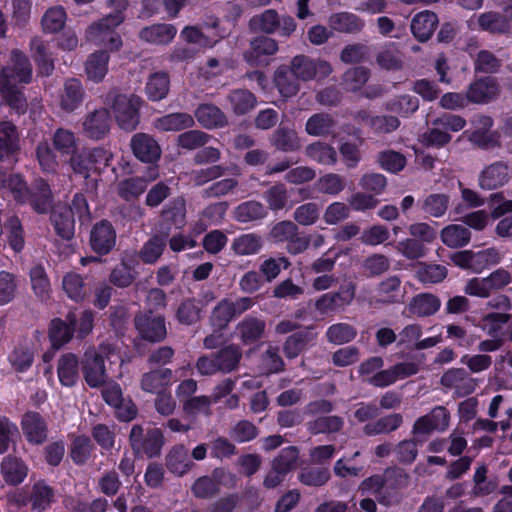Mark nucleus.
Segmentation results:
<instances>
[{
  "label": "nucleus",
  "mask_w": 512,
  "mask_h": 512,
  "mask_svg": "<svg viewBox=\"0 0 512 512\" xmlns=\"http://www.w3.org/2000/svg\"><path fill=\"white\" fill-rule=\"evenodd\" d=\"M51 222L56 233L63 239H70L74 235V219L72 212L65 206H56L51 214Z\"/></svg>",
  "instance_id": "nucleus-36"
},
{
  "label": "nucleus",
  "mask_w": 512,
  "mask_h": 512,
  "mask_svg": "<svg viewBox=\"0 0 512 512\" xmlns=\"http://www.w3.org/2000/svg\"><path fill=\"white\" fill-rule=\"evenodd\" d=\"M177 34V28L169 23H155L139 31V39L145 43L157 46L170 44Z\"/></svg>",
  "instance_id": "nucleus-13"
},
{
  "label": "nucleus",
  "mask_w": 512,
  "mask_h": 512,
  "mask_svg": "<svg viewBox=\"0 0 512 512\" xmlns=\"http://www.w3.org/2000/svg\"><path fill=\"white\" fill-rule=\"evenodd\" d=\"M316 338V334L311 331L299 332L289 336L284 343V353L287 358L297 357L307 346V344Z\"/></svg>",
  "instance_id": "nucleus-48"
},
{
  "label": "nucleus",
  "mask_w": 512,
  "mask_h": 512,
  "mask_svg": "<svg viewBox=\"0 0 512 512\" xmlns=\"http://www.w3.org/2000/svg\"><path fill=\"white\" fill-rule=\"evenodd\" d=\"M255 301L251 297H241L233 301L232 299H222L213 309L210 316V323L213 328L218 330L225 329L232 319L251 309Z\"/></svg>",
  "instance_id": "nucleus-7"
},
{
  "label": "nucleus",
  "mask_w": 512,
  "mask_h": 512,
  "mask_svg": "<svg viewBox=\"0 0 512 512\" xmlns=\"http://www.w3.org/2000/svg\"><path fill=\"white\" fill-rule=\"evenodd\" d=\"M111 155L108 151L102 148L93 149L90 152H83L75 155L71 158L70 164L75 173L83 175L85 178L88 177V166L82 168V162L92 163L94 171H99L102 167L108 165Z\"/></svg>",
  "instance_id": "nucleus-15"
},
{
  "label": "nucleus",
  "mask_w": 512,
  "mask_h": 512,
  "mask_svg": "<svg viewBox=\"0 0 512 512\" xmlns=\"http://www.w3.org/2000/svg\"><path fill=\"white\" fill-rule=\"evenodd\" d=\"M305 154L312 161L325 166L335 165L338 159L335 148L321 141L308 145Z\"/></svg>",
  "instance_id": "nucleus-39"
},
{
  "label": "nucleus",
  "mask_w": 512,
  "mask_h": 512,
  "mask_svg": "<svg viewBox=\"0 0 512 512\" xmlns=\"http://www.w3.org/2000/svg\"><path fill=\"white\" fill-rule=\"evenodd\" d=\"M265 328L264 320L248 316L237 324L236 331L244 344H252L261 339Z\"/></svg>",
  "instance_id": "nucleus-33"
},
{
  "label": "nucleus",
  "mask_w": 512,
  "mask_h": 512,
  "mask_svg": "<svg viewBox=\"0 0 512 512\" xmlns=\"http://www.w3.org/2000/svg\"><path fill=\"white\" fill-rule=\"evenodd\" d=\"M316 184L319 192L328 195H338L346 187L345 179L336 173H327L321 176Z\"/></svg>",
  "instance_id": "nucleus-62"
},
{
  "label": "nucleus",
  "mask_w": 512,
  "mask_h": 512,
  "mask_svg": "<svg viewBox=\"0 0 512 512\" xmlns=\"http://www.w3.org/2000/svg\"><path fill=\"white\" fill-rule=\"evenodd\" d=\"M263 246L262 238L255 233L242 234L236 237L231 249L240 256H249L257 254Z\"/></svg>",
  "instance_id": "nucleus-43"
},
{
  "label": "nucleus",
  "mask_w": 512,
  "mask_h": 512,
  "mask_svg": "<svg viewBox=\"0 0 512 512\" xmlns=\"http://www.w3.org/2000/svg\"><path fill=\"white\" fill-rule=\"evenodd\" d=\"M438 25V17L430 11L416 14L411 22V31L419 41L428 40Z\"/></svg>",
  "instance_id": "nucleus-29"
},
{
  "label": "nucleus",
  "mask_w": 512,
  "mask_h": 512,
  "mask_svg": "<svg viewBox=\"0 0 512 512\" xmlns=\"http://www.w3.org/2000/svg\"><path fill=\"white\" fill-rule=\"evenodd\" d=\"M35 192L29 194L26 183L20 175L12 174L0 167V193L11 194L18 202L30 198L33 209L38 213H46L51 207L52 194L48 183L42 179L36 182Z\"/></svg>",
  "instance_id": "nucleus-2"
},
{
  "label": "nucleus",
  "mask_w": 512,
  "mask_h": 512,
  "mask_svg": "<svg viewBox=\"0 0 512 512\" xmlns=\"http://www.w3.org/2000/svg\"><path fill=\"white\" fill-rule=\"evenodd\" d=\"M172 374V370L168 368L144 373L140 381L141 389L151 394L161 393L171 385Z\"/></svg>",
  "instance_id": "nucleus-24"
},
{
  "label": "nucleus",
  "mask_w": 512,
  "mask_h": 512,
  "mask_svg": "<svg viewBox=\"0 0 512 512\" xmlns=\"http://www.w3.org/2000/svg\"><path fill=\"white\" fill-rule=\"evenodd\" d=\"M441 384L447 388L455 389L459 396L472 393L476 388V382L462 368H453L446 371L441 377Z\"/></svg>",
  "instance_id": "nucleus-20"
},
{
  "label": "nucleus",
  "mask_w": 512,
  "mask_h": 512,
  "mask_svg": "<svg viewBox=\"0 0 512 512\" xmlns=\"http://www.w3.org/2000/svg\"><path fill=\"white\" fill-rule=\"evenodd\" d=\"M200 125L207 129L222 128L227 125L225 114L213 104H201L195 110Z\"/></svg>",
  "instance_id": "nucleus-31"
},
{
  "label": "nucleus",
  "mask_w": 512,
  "mask_h": 512,
  "mask_svg": "<svg viewBox=\"0 0 512 512\" xmlns=\"http://www.w3.org/2000/svg\"><path fill=\"white\" fill-rule=\"evenodd\" d=\"M21 429L29 443L39 445L47 438V424L37 412L29 411L22 416Z\"/></svg>",
  "instance_id": "nucleus-16"
},
{
  "label": "nucleus",
  "mask_w": 512,
  "mask_h": 512,
  "mask_svg": "<svg viewBox=\"0 0 512 512\" xmlns=\"http://www.w3.org/2000/svg\"><path fill=\"white\" fill-rule=\"evenodd\" d=\"M84 90L77 79H69L64 84L60 98V107L66 112H72L82 103Z\"/></svg>",
  "instance_id": "nucleus-35"
},
{
  "label": "nucleus",
  "mask_w": 512,
  "mask_h": 512,
  "mask_svg": "<svg viewBox=\"0 0 512 512\" xmlns=\"http://www.w3.org/2000/svg\"><path fill=\"white\" fill-rule=\"evenodd\" d=\"M325 336L328 342L335 345H343L356 338L357 330L351 324L341 322L329 326Z\"/></svg>",
  "instance_id": "nucleus-47"
},
{
  "label": "nucleus",
  "mask_w": 512,
  "mask_h": 512,
  "mask_svg": "<svg viewBox=\"0 0 512 512\" xmlns=\"http://www.w3.org/2000/svg\"><path fill=\"white\" fill-rule=\"evenodd\" d=\"M450 415L443 406H437L432 411L416 420L413 425L414 434H429L433 431H444L449 426Z\"/></svg>",
  "instance_id": "nucleus-11"
},
{
  "label": "nucleus",
  "mask_w": 512,
  "mask_h": 512,
  "mask_svg": "<svg viewBox=\"0 0 512 512\" xmlns=\"http://www.w3.org/2000/svg\"><path fill=\"white\" fill-rule=\"evenodd\" d=\"M165 246L166 241L164 238L154 236L151 239H149L146 243H144L139 253L140 258L142 259L143 262L147 264H153L162 255Z\"/></svg>",
  "instance_id": "nucleus-61"
},
{
  "label": "nucleus",
  "mask_w": 512,
  "mask_h": 512,
  "mask_svg": "<svg viewBox=\"0 0 512 512\" xmlns=\"http://www.w3.org/2000/svg\"><path fill=\"white\" fill-rule=\"evenodd\" d=\"M493 125L491 117L486 115H477L472 120L473 130H467L464 135L468 139L481 147H487L493 142V136L489 132Z\"/></svg>",
  "instance_id": "nucleus-26"
},
{
  "label": "nucleus",
  "mask_w": 512,
  "mask_h": 512,
  "mask_svg": "<svg viewBox=\"0 0 512 512\" xmlns=\"http://www.w3.org/2000/svg\"><path fill=\"white\" fill-rule=\"evenodd\" d=\"M291 69L280 67L275 72V84L283 97H292L299 91V83Z\"/></svg>",
  "instance_id": "nucleus-46"
},
{
  "label": "nucleus",
  "mask_w": 512,
  "mask_h": 512,
  "mask_svg": "<svg viewBox=\"0 0 512 512\" xmlns=\"http://www.w3.org/2000/svg\"><path fill=\"white\" fill-rule=\"evenodd\" d=\"M180 37L188 44H194L201 48L212 47L218 39H210L197 26H185L180 32Z\"/></svg>",
  "instance_id": "nucleus-63"
},
{
  "label": "nucleus",
  "mask_w": 512,
  "mask_h": 512,
  "mask_svg": "<svg viewBox=\"0 0 512 512\" xmlns=\"http://www.w3.org/2000/svg\"><path fill=\"white\" fill-rule=\"evenodd\" d=\"M114 354V347L108 343L101 344L98 349H88L83 359V375L86 383L97 388L103 386L107 380L105 359H110Z\"/></svg>",
  "instance_id": "nucleus-4"
},
{
  "label": "nucleus",
  "mask_w": 512,
  "mask_h": 512,
  "mask_svg": "<svg viewBox=\"0 0 512 512\" xmlns=\"http://www.w3.org/2000/svg\"><path fill=\"white\" fill-rule=\"evenodd\" d=\"M1 474L6 483L18 485L27 477L28 467L21 459L9 455L2 460Z\"/></svg>",
  "instance_id": "nucleus-30"
},
{
  "label": "nucleus",
  "mask_w": 512,
  "mask_h": 512,
  "mask_svg": "<svg viewBox=\"0 0 512 512\" xmlns=\"http://www.w3.org/2000/svg\"><path fill=\"white\" fill-rule=\"evenodd\" d=\"M297 24L289 15L280 16L274 9H267L254 15L249 20V28L253 32L265 34L278 33L282 37H290L296 30Z\"/></svg>",
  "instance_id": "nucleus-5"
},
{
  "label": "nucleus",
  "mask_w": 512,
  "mask_h": 512,
  "mask_svg": "<svg viewBox=\"0 0 512 512\" xmlns=\"http://www.w3.org/2000/svg\"><path fill=\"white\" fill-rule=\"evenodd\" d=\"M84 134L91 139L104 138L110 130V115L104 108L97 109L86 115L82 123Z\"/></svg>",
  "instance_id": "nucleus-14"
},
{
  "label": "nucleus",
  "mask_w": 512,
  "mask_h": 512,
  "mask_svg": "<svg viewBox=\"0 0 512 512\" xmlns=\"http://www.w3.org/2000/svg\"><path fill=\"white\" fill-rule=\"evenodd\" d=\"M169 88L170 79L168 73L160 71L149 76L145 92L151 101H160L168 95Z\"/></svg>",
  "instance_id": "nucleus-40"
},
{
  "label": "nucleus",
  "mask_w": 512,
  "mask_h": 512,
  "mask_svg": "<svg viewBox=\"0 0 512 512\" xmlns=\"http://www.w3.org/2000/svg\"><path fill=\"white\" fill-rule=\"evenodd\" d=\"M401 280L397 276H390L380 282L375 294L370 298V306L379 304H392L399 301Z\"/></svg>",
  "instance_id": "nucleus-22"
},
{
  "label": "nucleus",
  "mask_w": 512,
  "mask_h": 512,
  "mask_svg": "<svg viewBox=\"0 0 512 512\" xmlns=\"http://www.w3.org/2000/svg\"><path fill=\"white\" fill-rule=\"evenodd\" d=\"M335 126V120L327 113H316L309 117L305 124L307 134L315 137L326 136L330 134Z\"/></svg>",
  "instance_id": "nucleus-45"
},
{
  "label": "nucleus",
  "mask_w": 512,
  "mask_h": 512,
  "mask_svg": "<svg viewBox=\"0 0 512 512\" xmlns=\"http://www.w3.org/2000/svg\"><path fill=\"white\" fill-rule=\"evenodd\" d=\"M32 77V68L28 58L15 50L11 54V64L4 67L0 74V92L6 103L17 114H23L27 109V102L18 84H27Z\"/></svg>",
  "instance_id": "nucleus-1"
},
{
  "label": "nucleus",
  "mask_w": 512,
  "mask_h": 512,
  "mask_svg": "<svg viewBox=\"0 0 512 512\" xmlns=\"http://www.w3.org/2000/svg\"><path fill=\"white\" fill-rule=\"evenodd\" d=\"M123 21L124 16L121 12L110 14L93 23L86 31V38L95 45L117 51L122 46V39L115 28Z\"/></svg>",
  "instance_id": "nucleus-3"
},
{
  "label": "nucleus",
  "mask_w": 512,
  "mask_h": 512,
  "mask_svg": "<svg viewBox=\"0 0 512 512\" xmlns=\"http://www.w3.org/2000/svg\"><path fill=\"white\" fill-rule=\"evenodd\" d=\"M377 64L386 70H399L402 68L403 59L395 45L382 47L376 57Z\"/></svg>",
  "instance_id": "nucleus-50"
},
{
  "label": "nucleus",
  "mask_w": 512,
  "mask_h": 512,
  "mask_svg": "<svg viewBox=\"0 0 512 512\" xmlns=\"http://www.w3.org/2000/svg\"><path fill=\"white\" fill-rule=\"evenodd\" d=\"M499 86L495 78L485 77L471 83L467 90V99L471 103L485 104L497 97Z\"/></svg>",
  "instance_id": "nucleus-18"
},
{
  "label": "nucleus",
  "mask_w": 512,
  "mask_h": 512,
  "mask_svg": "<svg viewBox=\"0 0 512 512\" xmlns=\"http://www.w3.org/2000/svg\"><path fill=\"white\" fill-rule=\"evenodd\" d=\"M385 107L388 111L406 117L419 108V100L410 95H403L388 101Z\"/></svg>",
  "instance_id": "nucleus-56"
},
{
  "label": "nucleus",
  "mask_w": 512,
  "mask_h": 512,
  "mask_svg": "<svg viewBox=\"0 0 512 512\" xmlns=\"http://www.w3.org/2000/svg\"><path fill=\"white\" fill-rule=\"evenodd\" d=\"M134 155L142 162L152 163L161 155V149L154 138L146 133H137L131 139Z\"/></svg>",
  "instance_id": "nucleus-17"
},
{
  "label": "nucleus",
  "mask_w": 512,
  "mask_h": 512,
  "mask_svg": "<svg viewBox=\"0 0 512 512\" xmlns=\"http://www.w3.org/2000/svg\"><path fill=\"white\" fill-rule=\"evenodd\" d=\"M290 69L302 81L324 79L332 73V67L327 61L313 60L304 55L294 57Z\"/></svg>",
  "instance_id": "nucleus-9"
},
{
  "label": "nucleus",
  "mask_w": 512,
  "mask_h": 512,
  "mask_svg": "<svg viewBox=\"0 0 512 512\" xmlns=\"http://www.w3.org/2000/svg\"><path fill=\"white\" fill-rule=\"evenodd\" d=\"M402 424V416L400 414H391L380 418L374 423H369L364 427L367 435H377L389 433L396 430Z\"/></svg>",
  "instance_id": "nucleus-54"
},
{
  "label": "nucleus",
  "mask_w": 512,
  "mask_h": 512,
  "mask_svg": "<svg viewBox=\"0 0 512 512\" xmlns=\"http://www.w3.org/2000/svg\"><path fill=\"white\" fill-rule=\"evenodd\" d=\"M164 444L161 430L149 429L144 434L140 425H134L130 432V445L136 454H144L147 457H156L160 454Z\"/></svg>",
  "instance_id": "nucleus-8"
},
{
  "label": "nucleus",
  "mask_w": 512,
  "mask_h": 512,
  "mask_svg": "<svg viewBox=\"0 0 512 512\" xmlns=\"http://www.w3.org/2000/svg\"><path fill=\"white\" fill-rule=\"evenodd\" d=\"M440 237L446 246L450 248H460L470 242L471 233L463 225L450 224L442 229Z\"/></svg>",
  "instance_id": "nucleus-42"
},
{
  "label": "nucleus",
  "mask_w": 512,
  "mask_h": 512,
  "mask_svg": "<svg viewBox=\"0 0 512 512\" xmlns=\"http://www.w3.org/2000/svg\"><path fill=\"white\" fill-rule=\"evenodd\" d=\"M273 145L282 151H296L301 147V141L294 130L280 128L272 138Z\"/></svg>",
  "instance_id": "nucleus-53"
},
{
  "label": "nucleus",
  "mask_w": 512,
  "mask_h": 512,
  "mask_svg": "<svg viewBox=\"0 0 512 512\" xmlns=\"http://www.w3.org/2000/svg\"><path fill=\"white\" fill-rule=\"evenodd\" d=\"M478 23L483 30L491 33H504L509 29L508 20L495 12H486L478 17Z\"/></svg>",
  "instance_id": "nucleus-59"
},
{
  "label": "nucleus",
  "mask_w": 512,
  "mask_h": 512,
  "mask_svg": "<svg viewBox=\"0 0 512 512\" xmlns=\"http://www.w3.org/2000/svg\"><path fill=\"white\" fill-rule=\"evenodd\" d=\"M510 314L492 312L484 315L474 325L490 337L505 338L503 327L509 322Z\"/></svg>",
  "instance_id": "nucleus-34"
},
{
  "label": "nucleus",
  "mask_w": 512,
  "mask_h": 512,
  "mask_svg": "<svg viewBox=\"0 0 512 512\" xmlns=\"http://www.w3.org/2000/svg\"><path fill=\"white\" fill-rule=\"evenodd\" d=\"M3 233L6 235L11 248L19 252L24 247V232L18 218H10L4 225Z\"/></svg>",
  "instance_id": "nucleus-58"
},
{
  "label": "nucleus",
  "mask_w": 512,
  "mask_h": 512,
  "mask_svg": "<svg viewBox=\"0 0 512 512\" xmlns=\"http://www.w3.org/2000/svg\"><path fill=\"white\" fill-rule=\"evenodd\" d=\"M194 118L188 113H171L154 120L153 126L161 132H177L191 128Z\"/></svg>",
  "instance_id": "nucleus-28"
},
{
  "label": "nucleus",
  "mask_w": 512,
  "mask_h": 512,
  "mask_svg": "<svg viewBox=\"0 0 512 512\" xmlns=\"http://www.w3.org/2000/svg\"><path fill=\"white\" fill-rule=\"evenodd\" d=\"M333 30L345 33L358 32L364 27V21L352 13H337L329 18Z\"/></svg>",
  "instance_id": "nucleus-44"
},
{
  "label": "nucleus",
  "mask_w": 512,
  "mask_h": 512,
  "mask_svg": "<svg viewBox=\"0 0 512 512\" xmlns=\"http://www.w3.org/2000/svg\"><path fill=\"white\" fill-rule=\"evenodd\" d=\"M242 357L241 350L235 345H230L220 350L216 359L221 372H231L236 369Z\"/></svg>",
  "instance_id": "nucleus-55"
},
{
  "label": "nucleus",
  "mask_w": 512,
  "mask_h": 512,
  "mask_svg": "<svg viewBox=\"0 0 512 512\" xmlns=\"http://www.w3.org/2000/svg\"><path fill=\"white\" fill-rule=\"evenodd\" d=\"M440 307L439 297L431 293H420L411 299L407 310L413 316L428 317L437 313Z\"/></svg>",
  "instance_id": "nucleus-25"
},
{
  "label": "nucleus",
  "mask_w": 512,
  "mask_h": 512,
  "mask_svg": "<svg viewBox=\"0 0 512 512\" xmlns=\"http://www.w3.org/2000/svg\"><path fill=\"white\" fill-rule=\"evenodd\" d=\"M135 326L142 338L151 341H162L167 334L164 318L141 314L135 318Z\"/></svg>",
  "instance_id": "nucleus-12"
},
{
  "label": "nucleus",
  "mask_w": 512,
  "mask_h": 512,
  "mask_svg": "<svg viewBox=\"0 0 512 512\" xmlns=\"http://www.w3.org/2000/svg\"><path fill=\"white\" fill-rule=\"evenodd\" d=\"M298 459V450L295 447H288L281 451L279 456L272 462V469L264 479L266 488H275L283 482L286 474L292 470Z\"/></svg>",
  "instance_id": "nucleus-10"
},
{
  "label": "nucleus",
  "mask_w": 512,
  "mask_h": 512,
  "mask_svg": "<svg viewBox=\"0 0 512 512\" xmlns=\"http://www.w3.org/2000/svg\"><path fill=\"white\" fill-rule=\"evenodd\" d=\"M266 210L264 206L257 201H247L238 205L234 211V217L237 221L247 223L265 217Z\"/></svg>",
  "instance_id": "nucleus-49"
},
{
  "label": "nucleus",
  "mask_w": 512,
  "mask_h": 512,
  "mask_svg": "<svg viewBox=\"0 0 512 512\" xmlns=\"http://www.w3.org/2000/svg\"><path fill=\"white\" fill-rule=\"evenodd\" d=\"M19 150V137L16 127L9 121L0 123V161Z\"/></svg>",
  "instance_id": "nucleus-38"
},
{
  "label": "nucleus",
  "mask_w": 512,
  "mask_h": 512,
  "mask_svg": "<svg viewBox=\"0 0 512 512\" xmlns=\"http://www.w3.org/2000/svg\"><path fill=\"white\" fill-rule=\"evenodd\" d=\"M166 466L177 476L186 474L193 466L187 448L184 445L174 446L167 455Z\"/></svg>",
  "instance_id": "nucleus-37"
},
{
  "label": "nucleus",
  "mask_w": 512,
  "mask_h": 512,
  "mask_svg": "<svg viewBox=\"0 0 512 512\" xmlns=\"http://www.w3.org/2000/svg\"><path fill=\"white\" fill-rule=\"evenodd\" d=\"M56 500V493L53 487L45 481L35 482L30 490L28 502L31 508L37 512H44L51 507Z\"/></svg>",
  "instance_id": "nucleus-23"
},
{
  "label": "nucleus",
  "mask_w": 512,
  "mask_h": 512,
  "mask_svg": "<svg viewBox=\"0 0 512 512\" xmlns=\"http://www.w3.org/2000/svg\"><path fill=\"white\" fill-rule=\"evenodd\" d=\"M233 111L236 114H245L256 105L255 96L248 90L237 89L232 91L228 96Z\"/></svg>",
  "instance_id": "nucleus-51"
},
{
  "label": "nucleus",
  "mask_w": 512,
  "mask_h": 512,
  "mask_svg": "<svg viewBox=\"0 0 512 512\" xmlns=\"http://www.w3.org/2000/svg\"><path fill=\"white\" fill-rule=\"evenodd\" d=\"M62 286L69 298L80 301L84 298V281L83 278L74 272L67 273L62 281Z\"/></svg>",
  "instance_id": "nucleus-64"
},
{
  "label": "nucleus",
  "mask_w": 512,
  "mask_h": 512,
  "mask_svg": "<svg viewBox=\"0 0 512 512\" xmlns=\"http://www.w3.org/2000/svg\"><path fill=\"white\" fill-rule=\"evenodd\" d=\"M447 276V269L440 264L421 263L416 271V278L424 284H436Z\"/></svg>",
  "instance_id": "nucleus-52"
},
{
  "label": "nucleus",
  "mask_w": 512,
  "mask_h": 512,
  "mask_svg": "<svg viewBox=\"0 0 512 512\" xmlns=\"http://www.w3.org/2000/svg\"><path fill=\"white\" fill-rule=\"evenodd\" d=\"M508 179V166L503 162H495L481 172L479 185L483 189L492 190L503 186Z\"/></svg>",
  "instance_id": "nucleus-27"
},
{
  "label": "nucleus",
  "mask_w": 512,
  "mask_h": 512,
  "mask_svg": "<svg viewBox=\"0 0 512 512\" xmlns=\"http://www.w3.org/2000/svg\"><path fill=\"white\" fill-rule=\"evenodd\" d=\"M90 242L92 249L98 254H107L115 245L116 233L108 221H101L94 225Z\"/></svg>",
  "instance_id": "nucleus-19"
},
{
  "label": "nucleus",
  "mask_w": 512,
  "mask_h": 512,
  "mask_svg": "<svg viewBox=\"0 0 512 512\" xmlns=\"http://www.w3.org/2000/svg\"><path fill=\"white\" fill-rule=\"evenodd\" d=\"M57 374L63 386L71 387L75 385L79 377L77 356L72 353L63 354L58 360Z\"/></svg>",
  "instance_id": "nucleus-32"
},
{
  "label": "nucleus",
  "mask_w": 512,
  "mask_h": 512,
  "mask_svg": "<svg viewBox=\"0 0 512 512\" xmlns=\"http://www.w3.org/2000/svg\"><path fill=\"white\" fill-rule=\"evenodd\" d=\"M109 54L106 51L92 53L85 64V71L89 80L100 82L108 71Z\"/></svg>",
  "instance_id": "nucleus-41"
},
{
  "label": "nucleus",
  "mask_w": 512,
  "mask_h": 512,
  "mask_svg": "<svg viewBox=\"0 0 512 512\" xmlns=\"http://www.w3.org/2000/svg\"><path fill=\"white\" fill-rule=\"evenodd\" d=\"M111 97V109L119 127L133 131L139 124V109L142 99L136 95L114 94Z\"/></svg>",
  "instance_id": "nucleus-6"
},
{
  "label": "nucleus",
  "mask_w": 512,
  "mask_h": 512,
  "mask_svg": "<svg viewBox=\"0 0 512 512\" xmlns=\"http://www.w3.org/2000/svg\"><path fill=\"white\" fill-rule=\"evenodd\" d=\"M278 42L268 36H257L250 42V49L245 53L246 61L258 66L262 63V57L272 56L277 53Z\"/></svg>",
  "instance_id": "nucleus-21"
},
{
  "label": "nucleus",
  "mask_w": 512,
  "mask_h": 512,
  "mask_svg": "<svg viewBox=\"0 0 512 512\" xmlns=\"http://www.w3.org/2000/svg\"><path fill=\"white\" fill-rule=\"evenodd\" d=\"M369 79V70L364 67H354L347 70L342 78V84L347 91L361 89Z\"/></svg>",
  "instance_id": "nucleus-60"
},
{
  "label": "nucleus",
  "mask_w": 512,
  "mask_h": 512,
  "mask_svg": "<svg viewBox=\"0 0 512 512\" xmlns=\"http://www.w3.org/2000/svg\"><path fill=\"white\" fill-rule=\"evenodd\" d=\"M396 250L409 260H416L426 256L427 247L421 241L414 238H406L399 241Z\"/></svg>",
  "instance_id": "nucleus-57"
}]
</instances>
